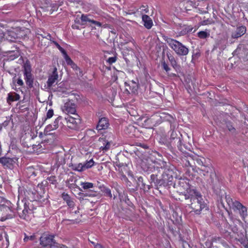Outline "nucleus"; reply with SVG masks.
I'll return each mask as SVG.
<instances>
[{"instance_id": "f257e3e1", "label": "nucleus", "mask_w": 248, "mask_h": 248, "mask_svg": "<svg viewBox=\"0 0 248 248\" xmlns=\"http://www.w3.org/2000/svg\"><path fill=\"white\" fill-rule=\"evenodd\" d=\"M190 198L193 202L191 204V208L195 212L199 214L204 208H206V205L203 201L201 195L195 190H190Z\"/></svg>"}, {"instance_id": "f03ea898", "label": "nucleus", "mask_w": 248, "mask_h": 248, "mask_svg": "<svg viewBox=\"0 0 248 248\" xmlns=\"http://www.w3.org/2000/svg\"><path fill=\"white\" fill-rule=\"evenodd\" d=\"M114 140V136L111 133L107 134L104 137L100 138L98 140L100 149L103 152L108 151L111 147L115 145Z\"/></svg>"}, {"instance_id": "7ed1b4c3", "label": "nucleus", "mask_w": 248, "mask_h": 248, "mask_svg": "<svg viewBox=\"0 0 248 248\" xmlns=\"http://www.w3.org/2000/svg\"><path fill=\"white\" fill-rule=\"evenodd\" d=\"M226 201L234 211L239 214L243 220H245L247 217V210L246 207L244 206L240 202L237 201H233L230 197L226 198Z\"/></svg>"}, {"instance_id": "20e7f679", "label": "nucleus", "mask_w": 248, "mask_h": 248, "mask_svg": "<svg viewBox=\"0 0 248 248\" xmlns=\"http://www.w3.org/2000/svg\"><path fill=\"white\" fill-rule=\"evenodd\" d=\"M169 46L179 55H186L188 49L180 42L174 39H169L167 41Z\"/></svg>"}, {"instance_id": "39448f33", "label": "nucleus", "mask_w": 248, "mask_h": 248, "mask_svg": "<svg viewBox=\"0 0 248 248\" xmlns=\"http://www.w3.org/2000/svg\"><path fill=\"white\" fill-rule=\"evenodd\" d=\"M179 190L180 193L185 196L186 199H188L190 198L191 194L190 191L195 190L191 189L186 180L181 179L179 182Z\"/></svg>"}, {"instance_id": "423d86ee", "label": "nucleus", "mask_w": 248, "mask_h": 248, "mask_svg": "<svg viewBox=\"0 0 248 248\" xmlns=\"http://www.w3.org/2000/svg\"><path fill=\"white\" fill-rule=\"evenodd\" d=\"M63 126L62 117L59 116L52 124H49L46 127L44 131L45 133L46 134H49L51 131L57 129L59 127H62Z\"/></svg>"}, {"instance_id": "0eeeda50", "label": "nucleus", "mask_w": 248, "mask_h": 248, "mask_svg": "<svg viewBox=\"0 0 248 248\" xmlns=\"http://www.w3.org/2000/svg\"><path fill=\"white\" fill-rule=\"evenodd\" d=\"M74 116H68L65 118L68 127L75 129L77 128L81 123L79 116L77 114H73Z\"/></svg>"}, {"instance_id": "6e6552de", "label": "nucleus", "mask_w": 248, "mask_h": 248, "mask_svg": "<svg viewBox=\"0 0 248 248\" xmlns=\"http://www.w3.org/2000/svg\"><path fill=\"white\" fill-rule=\"evenodd\" d=\"M24 75L26 83L28 85H31L32 83V75L31 73V67L30 65L26 62L24 66Z\"/></svg>"}, {"instance_id": "1a4fd4ad", "label": "nucleus", "mask_w": 248, "mask_h": 248, "mask_svg": "<svg viewBox=\"0 0 248 248\" xmlns=\"http://www.w3.org/2000/svg\"><path fill=\"white\" fill-rule=\"evenodd\" d=\"M62 111L71 114H75L76 112V106L70 101L66 102L62 108Z\"/></svg>"}, {"instance_id": "9d476101", "label": "nucleus", "mask_w": 248, "mask_h": 248, "mask_svg": "<svg viewBox=\"0 0 248 248\" xmlns=\"http://www.w3.org/2000/svg\"><path fill=\"white\" fill-rule=\"evenodd\" d=\"M29 203L24 202V209L21 212L18 209V214L21 218L26 220L29 219V215L31 213V210L29 208Z\"/></svg>"}, {"instance_id": "9b49d317", "label": "nucleus", "mask_w": 248, "mask_h": 248, "mask_svg": "<svg viewBox=\"0 0 248 248\" xmlns=\"http://www.w3.org/2000/svg\"><path fill=\"white\" fill-rule=\"evenodd\" d=\"M11 203L2 197H0V209L1 211L8 212L11 210Z\"/></svg>"}, {"instance_id": "f8f14e48", "label": "nucleus", "mask_w": 248, "mask_h": 248, "mask_svg": "<svg viewBox=\"0 0 248 248\" xmlns=\"http://www.w3.org/2000/svg\"><path fill=\"white\" fill-rule=\"evenodd\" d=\"M125 86L127 91L133 93H135L138 89V83L133 80L129 81L128 82H125Z\"/></svg>"}, {"instance_id": "ddd939ff", "label": "nucleus", "mask_w": 248, "mask_h": 248, "mask_svg": "<svg viewBox=\"0 0 248 248\" xmlns=\"http://www.w3.org/2000/svg\"><path fill=\"white\" fill-rule=\"evenodd\" d=\"M58 78V74L57 69L55 68L52 74L49 77L47 81V84L49 87H51L57 81Z\"/></svg>"}, {"instance_id": "4468645a", "label": "nucleus", "mask_w": 248, "mask_h": 248, "mask_svg": "<svg viewBox=\"0 0 248 248\" xmlns=\"http://www.w3.org/2000/svg\"><path fill=\"white\" fill-rule=\"evenodd\" d=\"M246 32V28L244 26H241L237 28L234 32H232V36L234 38H237L243 35Z\"/></svg>"}, {"instance_id": "2eb2a0df", "label": "nucleus", "mask_w": 248, "mask_h": 248, "mask_svg": "<svg viewBox=\"0 0 248 248\" xmlns=\"http://www.w3.org/2000/svg\"><path fill=\"white\" fill-rule=\"evenodd\" d=\"M108 120L105 118H102L99 120L96 128L98 130L105 129L108 127Z\"/></svg>"}, {"instance_id": "dca6fc26", "label": "nucleus", "mask_w": 248, "mask_h": 248, "mask_svg": "<svg viewBox=\"0 0 248 248\" xmlns=\"http://www.w3.org/2000/svg\"><path fill=\"white\" fill-rule=\"evenodd\" d=\"M63 56L67 64L71 66L72 68L75 70H79L78 66L73 62L71 58L68 56L67 53L64 54Z\"/></svg>"}, {"instance_id": "f3484780", "label": "nucleus", "mask_w": 248, "mask_h": 248, "mask_svg": "<svg viewBox=\"0 0 248 248\" xmlns=\"http://www.w3.org/2000/svg\"><path fill=\"white\" fill-rule=\"evenodd\" d=\"M142 19L144 22V26L148 29H151L153 26V21L151 18L147 15H143L142 16Z\"/></svg>"}, {"instance_id": "a211bd4d", "label": "nucleus", "mask_w": 248, "mask_h": 248, "mask_svg": "<svg viewBox=\"0 0 248 248\" xmlns=\"http://www.w3.org/2000/svg\"><path fill=\"white\" fill-rule=\"evenodd\" d=\"M6 39L9 41L14 42L18 37L17 34L13 31H8L4 35Z\"/></svg>"}, {"instance_id": "6ab92c4d", "label": "nucleus", "mask_w": 248, "mask_h": 248, "mask_svg": "<svg viewBox=\"0 0 248 248\" xmlns=\"http://www.w3.org/2000/svg\"><path fill=\"white\" fill-rule=\"evenodd\" d=\"M190 158L193 161H195L197 164L201 166H203L205 167L204 171H207V168L205 167L204 164V161L205 160L204 158L203 157H200L197 155H195L192 157H190Z\"/></svg>"}, {"instance_id": "aec40b11", "label": "nucleus", "mask_w": 248, "mask_h": 248, "mask_svg": "<svg viewBox=\"0 0 248 248\" xmlns=\"http://www.w3.org/2000/svg\"><path fill=\"white\" fill-rule=\"evenodd\" d=\"M236 239L239 242H240L241 244L243 245L245 248H247L248 247V240L244 237L243 234L241 233V235L239 236V237H236Z\"/></svg>"}, {"instance_id": "412c9836", "label": "nucleus", "mask_w": 248, "mask_h": 248, "mask_svg": "<svg viewBox=\"0 0 248 248\" xmlns=\"http://www.w3.org/2000/svg\"><path fill=\"white\" fill-rule=\"evenodd\" d=\"M73 169L78 171H82L85 170L83 164L82 163H78L73 165Z\"/></svg>"}, {"instance_id": "4be33fe9", "label": "nucleus", "mask_w": 248, "mask_h": 248, "mask_svg": "<svg viewBox=\"0 0 248 248\" xmlns=\"http://www.w3.org/2000/svg\"><path fill=\"white\" fill-rule=\"evenodd\" d=\"M94 165V161L93 159H91L88 161H87L85 163L83 164V166L84 170L88 169L89 168H91Z\"/></svg>"}, {"instance_id": "5701e85b", "label": "nucleus", "mask_w": 248, "mask_h": 248, "mask_svg": "<svg viewBox=\"0 0 248 248\" xmlns=\"http://www.w3.org/2000/svg\"><path fill=\"white\" fill-rule=\"evenodd\" d=\"M81 186L84 189H86L93 188V184L90 182H82L81 183Z\"/></svg>"}, {"instance_id": "b1692460", "label": "nucleus", "mask_w": 248, "mask_h": 248, "mask_svg": "<svg viewBox=\"0 0 248 248\" xmlns=\"http://www.w3.org/2000/svg\"><path fill=\"white\" fill-rule=\"evenodd\" d=\"M210 34L209 32H207L205 31H201L198 33V36L199 38L202 39H204L209 36Z\"/></svg>"}, {"instance_id": "393cba45", "label": "nucleus", "mask_w": 248, "mask_h": 248, "mask_svg": "<svg viewBox=\"0 0 248 248\" xmlns=\"http://www.w3.org/2000/svg\"><path fill=\"white\" fill-rule=\"evenodd\" d=\"M81 20L83 22H89L91 23V21H92V19H91L89 16L88 15H82L81 16Z\"/></svg>"}, {"instance_id": "a878e982", "label": "nucleus", "mask_w": 248, "mask_h": 248, "mask_svg": "<svg viewBox=\"0 0 248 248\" xmlns=\"http://www.w3.org/2000/svg\"><path fill=\"white\" fill-rule=\"evenodd\" d=\"M212 23H213V21L211 19H207L206 20H204L201 21L200 23V25L204 26V25L211 24Z\"/></svg>"}, {"instance_id": "bb28decb", "label": "nucleus", "mask_w": 248, "mask_h": 248, "mask_svg": "<svg viewBox=\"0 0 248 248\" xmlns=\"http://www.w3.org/2000/svg\"><path fill=\"white\" fill-rule=\"evenodd\" d=\"M55 44L56 45V46L59 49V50L62 52L63 55L64 54L66 53L64 49L63 48H62L58 43H55Z\"/></svg>"}, {"instance_id": "cd10ccee", "label": "nucleus", "mask_w": 248, "mask_h": 248, "mask_svg": "<svg viewBox=\"0 0 248 248\" xmlns=\"http://www.w3.org/2000/svg\"><path fill=\"white\" fill-rule=\"evenodd\" d=\"M116 61V57H112L109 58L107 60V62H108L109 64L113 63L115 62Z\"/></svg>"}, {"instance_id": "c85d7f7f", "label": "nucleus", "mask_w": 248, "mask_h": 248, "mask_svg": "<svg viewBox=\"0 0 248 248\" xmlns=\"http://www.w3.org/2000/svg\"><path fill=\"white\" fill-rule=\"evenodd\" d=\"M53 115V110L52 109H49L48 110L46 113V118L49 119L51 118Z\"/></svg>"}, {"instance_id": "c756f323", "label": "nucleus", "mask_w": 248, "mask_h": 248, "mask_svg": "<svg viewBox=\"0 0 248 248\" xmlns=\"http://www.w3.org/2000/svg\"><path fill=\"white\" fill-rule=\"evenodd\" d=\"M8 99L12 101H16L19 99V96L16 95V96L15 97L13 95H9V97H8Z\"/></svg>"}, {"instance_id": "7c9ffc66", "label": "nucleus", "mask_w": 248, "mask_h": 248, "mask_svg": "<svg viewBox=\"0 0 248 248\" xmlns=\"http://www.w3.org/2000/svg\"><path fill=\"white\" fill-rule=\"evenodd\" d=\"M62 197L66 202L71 199L69 195L66 194H63Z\"/></svg>"}, {"instance_id": "2f4dec72", "label": "nucleus", "mask_w": 248, "mask_h": 248, "mask_svg": "<svg viewBox=\"0 0 248 248\" xmlns=\"http://www.w3.org/2000/svg\"><path fill=\"white\" fill-rule=\"evenodd\" d=\"M162 66H163V69L167 72H169V70H170V68L168 66V65H167V64H166L165 62H163L162 63Z\"/></svg>"}, {"instance_id": "473e14b6", "label": "nucleus", "mask_w": 248, "mask_h": 248, "mask_svg": "<svg viewBox=\"0 0 248 248\" xmlns=\"http://www.w3.org/2000/svg\"><path fill=\"white\" fill-rule=\"evenodd\" d=\"M91 23L94 24L95 26H96L98 27H100L102 25L100 22L95 21L94 20H92V21H91Z\"/></svg>"}, {"instance_id": "72a5a7b5", "label": "nucleus", "mask_w": 248, "mask_h": 248, "mask_svg": "<svg viewBox=\"0 0 248 248\" xmlns=\"http://www.w3.org/2000/svg\"><path fill=\"white\" fill-rule=\"evenodd\" d=\"M16 83L18 86H22L23 85V81L20 78L17 79Z\"/></svg>"}, {"instance_id": "f704fd0d", "label": "nucleus", "mask_w": 248, "mask_h": 248, "mask_svg": "<svg viewBox=\"0 0 248 248\" xmlns=\"http://www.w3.org/2000/svg\"><path fill=\"white\" fill-rule=\"evenodd\" d=\"M66 203H67L68 205L70 207H72L74 205V202L71 199L69 201H68Z\"/></svg>"}, {"instance_id": "c9c22d12", "label": "nucleus", "mask_w": 248, "mask_h": 248, "mask_svg": "<svg viewBox=\"0 0 248 248\" xmlns=\"http://www.w3.org/2000/svg\"><path fill=\"white\" fill-rule=\"evenodd\" d=\"M228 130L231 132H233L234 131V128L232 125H228Z\"/></svg>"}, {"instance_id": "e433bc0d", "label": "nucleus", "mask_w": 248, "mask_h": 248, "mask_svg": "<svg viewBox=\"0 0 248 248\" xmlns=\"http://www.w3.org/2000/svg\"><path fill=\"white\" fill-rule=\"evenodd\" d=\"M222 244L225 248H231V247L225 242H222Z\"/></svg>"}, {"instance_id": "4c0bfd02", "label": "nucleus", "mask_w": 248, "mask_h": 248, "mask_svg": "<svg viewBox=\"0 0 248 248\" xmlns=\"http://www.w3.org/2000/svg\"><path fill=\"white\" fill-rule=\"evenodd\" d=\"M222 244L225 248H231V247L225 242H222Z\"/></svg>"}, {"instance_id": "58836bf2", "label": "nucleus", "mask_w": 248, "mask_h": 248, "mask_svg": "<svg viewBox=\"0 0 248 248\" xmlns=\"http://www.w3.org/2000/svg\"><path fill=\"white\" fill-rule=\"evenodd\" d=\"M186 166H189L190 167H192V163L190 162V160H188L187 161V162L186 163Z\"/></svg>"}, {"instance_id": "ea45409f", "label": "nucleus", "mask_w": 248, "mask_h": 248, "mask_svg": "<svg viewBox=\"0 0 248 248\" xmlns=\"http://www.w3.org/2000/svg\"><path fill=\"white\" fill-rule=\"evenodd\" d=\"M205 245H206V246L208 247V248H211V246H212V244L210 242H206L205 243Z\"/></svg>"}, {"instance_id": "a19ab883", "label": "nucleus", "mask_w": 248, "mask_h": 248, "mask_svg": "<svg viewBox=\"0 0 248 248\" xmlns=\"http://www.w3.org/2000/svg\"><path fill=\"white\" fill-rule=\"evenodd\" d=\"M95 248H102V246L99 244H97L95 246Z\"/></svg>"}, {"instance_id": "79ce46f5", "label": "nucleus", "mask_w": 248, "mask_h": 248, "mask_svg": "<svg viewBox=\"0 0 248 248\" xmlns=\"http://www.w3.org/2000/svg\"><path fill=\"white\" fill-rule=\"evenodd\" d=\"M28 239H29V236H26L25 238H24V241H27Z\"/></svg>"}, {"instance_id": "37998d69", "label": "nucleus", "mask_w": 248, "mask_h": 248, "mask_svg": "<svg viewBox=\"0 0 248 248\" xmlns=\"http://www.w3.org/2000/svg\"><path fill=\"white\" fill-rule=\"evenodd\" d=\"M33 239V236H31L30 237H29V239Z\"/></svg>"}, {"instance_id": "c03bdc74", "label": "nucleus", "mask_w": 248, "mask_h": 248, "mask_svg": "<svg viewBox=\"0 0 248 248\" xmlns=\"http://www.w3.org/2000/svg\"><path fill=\"white\" fill-rule=\"evenodd\" d=\"M154 117L155 118V117H158V116L157 115H155Z\"/></svg>"}, {"instance_id": "a18cd8bd", "label": "nucleus", "mask_w": 248, "mask_h": 248, "mask_svg": "<svg viewBox=\"0 0 248 248\" xmlns=\"http://www.w3.org/2000/svg\"><path fill=\"white\" fill-rule=\"evenodd\" d=\"M15 80H16L15 78H14V79H13V81H15Z\"/></svg>"}, {"instance_id": "49530a36", "label": "nucleus", "mask_w": 248, "mask_h": 248, "mask_svg": "<svg viewBox=\"0 0 248 248\" xmlns=\"http://www.w3.org/2000/svg\"><path fill=\"white\" fill-rule=\"evenodd\" d=\"M169 117V115H167V116H166V117Z\"/></svg>"}]
</instances>
